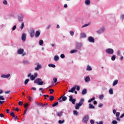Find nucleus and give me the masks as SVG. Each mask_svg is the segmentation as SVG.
Listing matches in <instances>:
<instances>
[{
    "mask_svg": "<svg viewBox=\"0 0 124 124\" xmlns=\"http://www.w3.org/2000/svg\"><path fill=\"white\" fill-rule=\"evenodd\" d=\"M102 106H103V104H102V103H100L98 105V107H99L100 108H101Z\"/></svg>",
    "mask_w": 124,
    "mask_h": 124,
    "instance_id": "obj_59",
    "label": "nucleus"
},
{
    "mask_svg": "<svg viewBox=\"0 0 124 124\" xmlns=\"http://www.w3.org/2000/svg\"><path fill=\"white\" fill-rule=\"evenodd\" d=\"M116 60V55H113L111 57V61H115Z\"/></svg>",
    "mask_w": 124,
    "mask_h": 124,
    "instance_id": "obj_42",
    "label": "nucleus"
},
{
    "mask_svg": "<svg viewBox=\"0 0 124 124\" xmlns=\"http://www.w3.org/2000/svg\"><path fill=\"white\" fill-rule=\"evenodd\" d=\"M90 25V23L85 24L84 25H82L81 28H86V27H88V26Z\"/></svg>",
    "mask_w": 124,
    "mask_h": 124,
    "instance_id": "obj_39",
    "label": "nucleus"
},
{
    "mask_svg": "<svg viewBox=\"0 0 124 124\" xmlns=\"http://www.w3.org/2000/svg\"><path fill=\"white\" fill-rule=\"evenodd\" d=\"M78 51L76 49H73L70 51L71 54H74V53L77 52Z\"/></svg>",
    "mask_w": 124,
    "mask_h": 124,
    "instance_id": "obj_32",
    "label": "nucleus"
},
{
    "mask_svg": "<svg viewBox=\"0 0 124 124\" xmlns=\"http://www.w3.org/2000/svg\"><path fill=\"white\" fill-rule=\"evenodd\" d=\"M49 91H50V94H53V93H54V90L53 89H50Z\"/></svg>",
    "mask_w": 124,
    "mask_h": 124,
    "instance_id": "obj_47",
    "label": "nucleus"
},
{
    "mask_svg": "<svg viewBox=\"0 0 124 124\" xmlns=\"http://www.w3.org/2000/svg\"><path fill=\"white\" fill-rule=\"evenodd\" d=\"M124 113L123 114H122L121 116H120V118L122 119V118H124Z\"/></svg>",
    "mask_w": 124,
    "mask_h": 124,
    "instance_id": "obj_64",
    "label": "nucleus"
},
{
    "mask_svg": "<svg viewBox=\"0 0 124 124\" xmlns=\"http://www.w3.org/2000/svg\"><path fill=\"white\" fill-rule=\"evenodd\" d=\"M82 94H83V95L86 94L87 93V89H84L81 93Z\"/></svg>",
    "mask_w": 124,
    "mask_h": 124,
    "instance_id": "obj_22",
    "label": "nucleus"
},
{
    "mask_svg": "<svg viewBox=\"0 0 124 124\" xmlns=\"http://www.w3.org/2000/svg\"><path fill=\"white\" fill-rule=\"evenodd\" d=\"M29 82H30V79L29 78L25 79V80L24 81V84L27 85Z\"/></svg>",
    "mask_w": 124,
    "mask_h": 124,
    "instance_id": "obj_30",
    "label": "nucleus"
},
{
    "mask_svg": "<svg viewBox=\"0 0 124 124\" xmlns=\"http://www.w3.org/2000/svg\"><path fill=\"white\" fill-rule=\"evenodd\" d=\"M88 41L91 43H94V38L92 36H89L88 38Z\"/></svg>",
    "mask_w": 124,
    "mask_h": 124,
    "instance_id": "obj_13",
    "label": "nucleus"
},
{
    "mask_svg": "<svg viewBox=\"0 0 124 124\" xmlns=\"http://www.w3.org/2000/svg\"><path fill=\"white\" fill-rule=\"evenodd\" d=\"M106 52L109 55H113V54H114V49H113V48H108L106 49Z\"/></svg>",
    "mask_w": 124,
    "mask_h": 124,
    "instance_id": "obj_6",
    "label": "nucleus"
},
{
    "mask_svg": "<svg viewBox=\"0 0 124 124\" xmlns=\"http://www.w3.org/2000/svg\"><path fill=\"white\" fill-rule=\"evenodd\" d=\"M62 111H59L57 112L56 114L58 117H62Z\"/></svg>",
    "mask_w": 124,
    "mask_h": 124,
    "instance_id": "obj_20",
    "label": "nucleus"
},
{
    "mask_svg": "<svg viewBox=\"0 0 124 124\" xmlns=\"http://www.w3.org/2000/svg\"><path fill=\"white\" fill-rule=\"evenodd\" d=\"M37 75H38L37 73H35L34 74V77H35V78H36V77H37Z\"/></svg>",
    "mask_w": 124,
    "mask_h": 124,
    "instance_id": "obj_60",
    "label": "nucleus"
},
{
    "mask_svg": "<svg viewBox=\"0 0 124 124\" xmlns=\"http://www.w3.org/2000/svg\"><path fill=\"white\" fill-rule=\"evenodd\" d=\"M11 117H14L15 116V113H14V112H11Z\"/></svg>",
    "mask_w": 124,
    "mask_h": 124,
    "instance_id": "obj_54",
    "label": "nucleus"
},
{
    "mask_svg": "<svg viewBox=\"0 0 124 124\" xmlns=\"http://www.w3.org/2000/svg\"><path fill=\"white\" fill-rule=\"evenodd\" d=\"M90 119V117L89 116V115L86 114L83 116L82 118V122L83 123V124H88V122H89V119Z\"/></svg>",
    "mask_w": 124,
    "mask_h": 124,
    "instance_id": "obj_2",
    "label": "nucleus"
},
{
    "mask_svg": "<svg viewBox=\"0 0 124 124\" xmlns=\"http://www.w3.org/2000/svg\"><path fill=\"white\" fill-rule=\"evenodd\" d=\"M24 26H25V24H24V22H22L21 25L20 26V29L21 30H23V29H24Z\"/></svg>",
    "mask_w": 124,
    "mask_h": 124,
    "instance_id": "obj_36",
    "label": "nucleus"
},
{
    "mask_svg": "<svg viewBox=\"0 0 124 124\" xmlns=\"http://www.w3.org/2000/svg\"><path fill=\"white\" fill-rule=\"evenodd\" d=\"M94 99H95V97H94L93 98H92L91 99H90L88 101V103H91V102H92V101H93Z\"/></svg>",
    "mask_w": 124,
    "mask_h": 124,
    "instance_id": "obj_29",
    "label": "nucleus"
},
{
    "mask_svg": "<svg viewBox=\"0 0 124 124\" xmlns=\"http://www.w3.org/2000/svg\"><path fill=\"white\" fill-rule=\"evenodd\" d=\"M14 119L15 120V121H17V120H18V117H17V116H14Z\"/></svg>",
    "mask_w": 124,
    "mask_h": 124,
    "instance_id": "obj_62",
    "label": "nucleus"
},
{
    "mask_svg": "<svg viewBox=\"0 0 124 124\" xmlns=\"http://www.w3.org/2000/svg\"><path fill=\"white\" fill-rule=\"evenodd\" d=\"M73 114L75 116H78V114H79V112H78V111L77 110H74Z\"/></svg>",
    "mask_w": 124,
    "mask_h": 124,
    "instance_id": "obj_31",
    "label": "nucleus"
},
{
    "mask_svg": "<svg viewBox=\"0 0 124 124\" xmlns=\"http://www.w3.org/2000/svg\"><path fill=\"white\" fill-rule=\"evenodd\" d=\"M23 63H24V64H29V61H28L27 60H24L23 61Z\"/></svg>",
    "mask_w": 124,
    "mask_h": 124,
    "instance_id": "obj_38",
    "label": "nucleus"
},
{
    "mask_svg": "<svg viewBox=\"0 0 124 124\" xmlns=\"http://www.w3.org/2000/svg\"><path fill=\"white\" fill-rule=\"evenodd\" d=\"M70 34L71 35V36H73V35H74V32L72 31H70Z\"/></svg>",
    "mask_w": 124,
    "mask_h": 124,
    "instance_id": "obj_43",
    "label": "nucleus"
},
{
    "mask_svg": "<svg viewBox=\"0 0 124 124\" xmlns=\"http://www.w3.org/2000/svg\"><path fill=\"white\" fill-rule=\"evenodd\" d=\"M80 35L81 38H86L87 37V34L85 32H81Z\"/></svg>",
    "mask_w": 124,
    "mask_h": 124,
    "instance_id": "obj_16",
    "label": "nucleus"
},
{
    "mask_svg": "<svg viewBox=\"0 0 124 124\" xmlns=\"http://www.w3.org/2000/svg\"><path fill=\"white\" fill-rule=\"evenodd\" d=\"M54 60L55 62H58L60 60V57L58 55H56L54 57Z\"/></svg>",
    "mask_w": 124,
    "mask_h": 124,
    "instance_id": "obj_21",
    "label": "nucleus"
},
{
    "mask_svg": "<svg viewBox=\"0 0 124 124\" xmlns=\"http://www.w3.org/2000/svg\"><path fill=\"white\" fill-rule=\"evenodd\" d=\"M18 105L20 106H22V105H23V102H22L21 101H19L18 102Z\"/></svg>",
    "mask_w": 124,
    "mask_h": 124,
    "instance_id": "obj_57",
    "label": "nucleus"
},
{
    "mask_svg": "<svg viewBox=\"0 0 124 124\" xmlns=\"http://www.w3.org/2000/svg\"><path fill=\"white\" fill-rule=\"evenodd\" d=\"M30 79L31 81H33V80H34L35 79V77H34V76L33 75H31L30 77Z\"/></svg>",
    "mask_w": 124,
    "mask_h": 124,
    "instance_id": "obj_35",
    "label": "nucleus"
},
{
    "mask_svg": "<svg viewBox=\"0 0 124 124\" xmlns=\"http://www.w3.org/2000/svg\"><path fill=\"white\" fill-rule=\"evenodd\" d=\"M25 108H28L29 107V104H26L25 105Z\"/></svg>",
    "mask_w": 124,
    "mask_h": 124,
    "instance_id": "obj_63",
    "label": "nucleus"
},
{
    "mask_svg": "<svg viewBox=\"0 0 124 124\" xmlns=\"http://www.w3.org/2000/svg\"><path fill=\"white\" fill-rule=\"evenodd\" d=\"M69 101H71L72 104H75V102H76V99H73V96L72 95H69Z\"/></svg>",
    "mask_w": 124,
    "mask_h": 124,
    "instance_id": "obj_7",
    "label": "nucleus"
},
{
    "mask_svg": "<svg viewBox=\"0 0 124 124\" xmlns=\"http://www.w3.org/2000/svg\"><path fill=\"white\" fill-rule=\"evenodd\" d=\"M117 55L118 56H121V51L120 50L117 51Z\"/></svg>",
    "mask_w": 124,
    "mask_h": 124,
    "instance_id": "obj_55",
    "label": "nucleus"
},
{
    "mask_svg": "<svg viewBox=\"0 0 124 124\" xmlns=\"http://www.w3.org/2000/svg\"><path fill=\"white\" fill-rule=\"evenodd\" d=\"M54 99H55V96H54L53 95H51L49 96V100L50 101H53V100H54Z\"/></svg>",
    "mask_w": 124,
    "mask_h": 124,
    "instance_id": "obj_28",
    "label": "nucleus"
},
{
    "mask_svg": "<svg viewBox=\"0 0 124 124\" xmlns=\"http://www.w3.org/2000/svg\"><path fill=\"white\" fill-rule=\"evenodd\" d=\"M84 101H85V99L84 98H81L78 103H77L75 106V109L76 110H79L80 109V107L83 105V103H84Z\"/></svg>",
    "mask_w": 124,
    "mask_h": 124,
    "instance_id": "obj_1",
    "label": "nucleus"
},
{
    "mask_svg": "<svg viewBox=\"0 0 124 124\" xmlns=\"http://www.w3.org/2000/svg\"><path fill=\"white\" fill-rule=\"evenodd\" d=\"M26 38H27V35H26V33H23L21 36V39L22 41H26Z\"/></svg>",
    "mask_w": 124,
    "mask_h": 124,
    "instance_id": "obj_14",
    "label": "nucleus"
},
{
    "mask_svg": "<svg viewBox=\"0 0 124 124\" xmlns=\"http://www.w3.org/2000/svg\"><path fill=\"white\" fill-rule=\"evenodd\" d=\"M118 82H119L118 80H115L112 83V86H116L118 84Z\"/></svg>",
    "mask_w": 124,
    "mask_h": 124,
    "instance_id": "obj_25",
    "label": "nucleus"
},
{
    "mask_svg": "<svg viewBox=\"0 0 124 124\" xmlns=\"http://www.w3.org/2000/svg\"><path fill=\"white\" fill-rule=\"evenodd\" d=\"M112 124H118V122L116 120H113L112 121Z\"/></svg>",
    "mask_w": 124,
    "mask_h": 124,
    "instance_id": "obj_46",
    "label": "nucleus"
},
{
    "mask_svg": "<svg viewBox=\"0 0 124 124\" xmlns=\"http://www.w3.org/2000/svg\"><path fill=\"white\" fill-rule=\"evenodd\" d=\"M120 116V112H117L116 113V117H119Z\"/></svg>",
    "mask_w": 124,
    "mask_h": 124,
    "instance_id": "obj_51",
    "label": "nucleus"
},
{
    "mask_svg": "<svg viewBox=\"0 0 124 124\" xmlns=\"http://www.w3.org/2000/svg\"><path fill=\"white\" fill-rule=\"evenodd\" d=\"M104 31H105V28L102 27L100 28L99 30L97 31V33H98V34H100L102 33V32H104Z\"/></svg>",
    "mask_w": 124,
    "mask_h": 124,
    "instance_id": "obj_11",
    "label": "nucleus"
},
{
    "mask_svg": "<svg viewBox=\"0 0 124 124\" xmlns=\"http://www.w3.org/2000/svg\"><path fill=\"white\" fill-rule=\"evenodd\" d=\"M39 35H40V31H36L35 34V37H39Z\"/></svg>",
    "mask_w": 124,
    "mask_h": 124,
    "instance_id": "obj_18",
    "label": "nucleus"
},
{
    "mask_svg": "<svg viewBox=\"0 0 124 124\" xmlns=\"http://www.w3.org/2000/svg\"><path fill=\"white\" fill-rule=\"evenodd\" d=\"M97 124H103V121H101L99 122H96Z\"/></svg>",
    "mask_w": 124,
    "mask_h": 124,
    "instance_id": "obj_53",
    "label": "nucleus"
},
{
    "mask_svg": "<svg viewBox=\"0 0 124 124\" xmlns=\"http://www.w3.org/2000/svg\"><path fill=\"white\" fill-rule=\"evenodd\" d=\"M57 81H58V79L56 78H53L54 83H57Z\"/></svg>",
    "mask_w": 124,
    "mask_h": 124,
    "instance_id": "obj_48",
    "label": "nucleus"
},
{
    "mask_svg": "<svg viewBox=\"0 0 124 124\" xmlns=\"http://www.w3.org/2000/svg\"><path fill=\"white\" fill-rule=\"evenodd\" d=\"M16 28H17L16 25L14 26L12 28V31H15V30H16Z\"/></svg>",
    "mask_w": 124,
    "mask_h": 124,
    "instance_id": "obj_50",
    "label": "nucleus"
},
{
    "mask_svg": "<svg viewBox=\"0 0 124 124\" xmlns=\"http://www.w3.org/2000/svg\"><path fill=\"white\" fill-rule=\"evenodd\" d=\"M91 81V78H90V77L87 76L85 78V81L86 83H88V82H90Z\"/></svg>",
    "mask_w": 124,
    "mask_h": 124,
    "instance_id": "obj_19",
    "label": "nucleus"
},
{
    "mask_svg": "<svg viewBox=\"0 0 124 124\" xmlns=\"http://www.w3.org/2000/svg\"><path fill=\"white\" fill-rule=\"evenodd\" d=\"M85 4L86 5H90L91 4V1L90 0H85Z\"/></svg>",
    "mask_w": 124,
    "mask_h": 124,
    "instance_id": "obj_24",
    "label": "nucleus"
},
{
    "mask_svg": "<svg viewBox=\"0 0 124 124\" xmlns=\"http://www.w3.org/2000/svg\"><path fill=\"white\" fill-rule=\"evenodd\" d=\"M89 109H94V106H93L92 104H89Z\"/></svg>",
    "mask_w": 124,
    "mask_h": 124,
    "instance_id": "obj_26",
    "label": "nucleus"
},
{
    "mask_svg": "<svg viewBox=\"0 0 124 124\" xmlns=\"http://www.w3.org/2000/svg\"><path fill=\"white\" fill-rule=\"evenodd\" d=\"M0 100H4V98H3V96H0Z\"/></svg>",
    "mask_w": 124,
    "mask_h": 124,
    "instance_id": "obj_56",
    "label": "nucleus"
},
{
    "mask_svg": "<svg viewBox=\"0 0 124 124\" xmlns=\"http://www.w3.org/2000/svg\"><path fill=\"white\" fill-rule=\"evenodd\" d=\"M99 98L100 99H103V98H104V95H103V94H101L99 96Z\"/></svg>",
    "mask_w": 124,
    "mask_h": 124,
    "instance_id": "obj_44",
    "label": "nucleus"
},
{
    "mask_svg": "<svg viewBox=\"0 0 124 124\" xmlns=\"http://www.w3.org/2000/svg\"><path fill=\"white\" fill-rule=\"evenodd\" d=\"M60 57L61 58V59H64L65 56L64 55V54H62L60 56Z\"/></svg>",
    "mask_w": 124,
    "mask_h": 124,
    "instance_id": "obj_45",
    "label": "nucleus"
},
{
    "mask_svg": "<svg viewBox=\"0 0 124 124\" xmlns=\"http://www.w3.org/2000/svg\"><path fill=\"white\" fill-rule=\"evenodd\" d=\"M76 88H77V85L73 87L71 89L68 90V93H74V92H75V90H76Z\"/></svg>",
    "mask_w": 124,
    "mask_h": 124,
    "instance_id": "obj_12",
    "label": "nucleus"
},
{
    "mask_svg": "<svg viewBox=\"0 0 124 124\" xmlns=\"http://www.w3.org/2000/svg\"><path fill=\"white\" fill-rule=\"evenodd\" d=\"M90 124H94V121L93 120V119H91L90 120Z\"/></svg>",
    "mask_w": 124,
    "mask_h": 124,
    "instance_id": "obj_52",
    "label": "nucleus"
},
{
    "mask_svg": "<svg viewBox=\"0 0 124 124\" xmlns=\"http://www.w3.org/2000/svg\"><path fill=\"white\" fill-rule=\"evenodd\" d=\"M34 30H32L31 32H30V36L31 37H33V36H34Z\"/></svg>",
    "mask_w": 124,
    "mask_h": 124,
    "instance_id": "obj_17",
    "label": "nucleus"
},
{
    "mask_svg": "<svg viewBox=\"0 0 124 124\" xmlns=\"http://www.w3.org/2000/svg\"><path fill=\"white\" fill-rule=\"evenodd\" d=\"M3 3V4H5V5H6L7 4V1L6 0H4Z\"/></svg>",
    "mask_w": 124,
    "mask_h": 124,
    "instance_id": "obj_49",
    "label": "nucleus"
},
{
    "mask_svg": "<svg viewBox=\"0 0 124 124\" xmlns=\"http://www.w3.org/2000/svg\"><path fill=\"white\" fill-rule=\"evenodd\" d=\"M0 118H3V117H4V115L2 113H0Z\"/></svg>",
    "mask_w": 124,
    "mask_h": 124,
    "instance_id": "obj_61",
    "label": "nucleus"
},
{
    "mask_svg": "<svg viewBox=\"0 0 124 124\" xmlns=\"http://www.w3.org/2000/svg\"><path fill=\"white\" fill-rule=\"evenodd\" d=\"M82 44L80 43L77 42L76 43V48L78 50H81V48H82Z\"/></svg>",
    "mask_w": 124,
    "mask_h": 124,
    "instance_id": "obj_8",
    "label": "nucleus"
},
{
    "mask_svg": "<svg viewBox=\"0 0 124 124\" xmlns=\"http://www.w3.org/2000/svg\"><path fill=\"white\" fill-rule=\"evenodd\" d=\"M10 77V74H8L7 75L2 74L1 75V78H9Z\"/></svg>",
    "mask_w": 124,
    "mask_h": 124,
    "instance_id": "obj_15",
    "label": "nucleus"
},
{
    "mask_svg": "<svg viewBox=\"0 0 124 124\" xmlns=\"http://www.w3.org/2000/svg\"><path fill=\"white\" fill-rule=\"evenodd\" d=\"M87 71H91L93 70V69L92 68V67H91V66L88 65H87Z\"/></svg>",
    "mask_w": 124,
    "mask_h": 124,
    "instance_id": "obj_23",
    "label": "nucleus"
},
{
    "mask_svg": "<svg viewBox=\"0 0 124 124\" xmlns=\"http://www.w3.org/2000/svg\"><path fill=\"white\" fill-rule=\"evenodd\" d=\"M109 93L110 94H113V93H114V92H113V89L111 88L110 89H109Z\"/></svg>",
    "mask_w": 124,
    "mask_h": 124,
    "instance_id": "obj_34",
    "label": "nucleus"
},
{
    "mask_svg": "<svg viewBox=\"0 0 124 124\" xmlns=\"http://www.w3.org/2000/svg\"><path fill=\"white\" fill-rule=\"evenodd\" d=\"M58 104H59L58 102H56L54 103L53 104H52V107H56V106H57V105H58Z\"/></svg>",
    "mask_w": 124,
    "mask_h": 124,
    "instance_id": "obj_37",
    "label": "nucleus"
},
{
    "mask_svg": "<svg viewBox=\"0 0 124 124\" xmlns=\"http://www.w3.org/2000/svg\"><path fill=\"white\" fill-rule=\"evenodd\" d=\"M58 123L59 124H62L64 123V120H59L58 121Z\"/></svg>",
    "mask_w": 124,
    "mask_h": 124,
    "instance_id": "obj_40",
    "label": "nucleus"
},
{
    "mask_svg": "<svg viewBox=\"0 0 124 124\" xmlns=\"http://www.w3.org/2000/svg\"><path fill=\"white\" fill-rule=\"evenodd\" d=\"M43 43L44 42L42 40L39 41V45H40L41 46H42V45H43Z\"/></svg>",
    "mask_w": 124,
    "mask_h": 124,
    "instance_id": "obj_41",
    "label": "nucleus"
},
{
    "mask_svg": "<svg viewBox=\"0 0 124 124\" xmlns=\"http://www.w3.org/2000/svg\"><path fill=\"white\" fill-rule=\"evenodd\" d=\"M17 53L18 55H22V57L24 56H26V52L24 53V49L23 48H19L17 50Z\"/></svg>",
    "mask_w": 124,
    "mask_h": 124,
    "instance_id": "obj_4",
    "label": "nucleus"
},
{
    "mask_svg": "<svg viewBox=\"0 0 124 124\" xmlns=\"http://www.w3.org/2000/svg\"><path fill=\"white\" fill-rule=\"evenodd\" d=\"M59 102H62V101H66L67 100V97L62 96L60 98H59Z\"/></svg>",
    "mask_w": 124,
    "mask_h": 124,
    "instance_id": "obj_9",
    "label": "nucleus"
},
{
    "mask_svg": "<svg viewBox=\"0 0 124 124\" xmlns=\"http://www.w3.org/2000/svg\"><path fill=\"white\" fill-rule=\"evenodd\" d=\"M120 19L122 21H124V14H122L120 15Z\"/></svg>",
    "mask_w": 124,
    "mask_h": 124,
    "instance_id": "obj_33",
    "label": "nucleus"
},
{
    "mask_svg": "<svg viewBox=\"0 0 124 124\" xmlns=\"http://www.w3.org/2000/svg\"><path fill=\"white\" fill-rule=\"evenodd\" d=\"M34 84H38L39 85L42 86L43 85V83L44 82L42 81V79L41 78H37L34 81Z\"/></svg>",
    "mask_w": 124,
    "mask_h": 124,
    "instance_id": "obj_3",
    "label": "nucleus"
},
{
    "mask_svg": "<svg viewBox=\"0 0 124 124\" xmlns=\"http://www.w3.org/2000/svg\"><path fill=\"white\" fill-rule=\"evenodd\" d=\"M76 89H77V91H80V86H77Z\"/></svg>",
    "mask_w": 124,
    "mask_h": 124,
    "instance_id": "obj_58",
    "label": "nucleus"
},
{
    "mask_svg": "<svg viewBox=\"0 0 124 124\" xmlns=\"http://www.w3.org/2000/svg\"><path fill=\"white\" fill-rule=\"evenodd\" d=\"M17 19L18 22H23L24 21V14L20 13L17 16Z\"/></svg>",
    "mask_w": 124,
    "mask_h": 124,
    "instance_id": "obj_5",
    "label": "nucleus"
},
{
    "mask_svg": "<svg viewBox=\"0 0 124 124\" xmlns=\"http://www.w3.org/2000/svg\"><path fill=\"white\" fill-rule=\"evenodd\" d=\"M36 64L37 66L35 67V70L38 71L39 70V69H41V68H42V66L41 64H39V63L37 62Z\"/></svg>",
    "mask_w": 124,
    "mask_h": 124,
    "instance_id": "obj_10",
    "label": "nucleus"
},
{
    "mask_svg": "<svg viewBox=\"0 0 124 124\" xmlns=\"http://www.w3.org/2000/svg\"><path fill=\"white\" fill-rule=\"evenodd\" d=\"M48 66L49 67H52L53 68H55V67H56V65L54 64H48Z\"/></svg>",
    "mask_w": 124,
    "mask_h": 124,
    "instance_id": "obj_27",
    "label": "nucleus"
}]
</instances>
